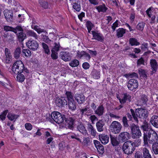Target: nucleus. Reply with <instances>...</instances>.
Returning a JSON list of instances; mask_svg holds the SVG:
<instances>
[{"label":"nucleus","mask_w":158,"mask_h":158,"mask_svg":"<svg viewBox=\"0 0 158 158\" xmlns=\"http://www.w3.org/2000/svg\"><path fill=\"white\" fill-rule=\"evenodd\" d=\"M69 108L72 111L74 110L76 108V103L74 100L68 101Z\"/></svg>","instance_id":"nucleus-26"},{"label":"nucleus","mask_w":158,"mask_h":158,"mask_svg":"<svg viewBox=\"0 0 158 158\" xmlns=\"http://www.w3.org/2000/svg\"><path fill=\"white\" fill-rule=\"evenodd\" d=\"M141 102L143 104H145L148 101V99L146 96L143 95L141 96Z\"/></svg>","instance_id":"nucleus-54"},{"label":"nucleus","mask_w":158,"mask_h":158,"mask_svg":"<svg viewBox=\"0 0 158 158\" xmlns=\"http://www.w3.org/2000/svg\"><path fill=\"white\" fill-rule=\"evenodd\" d=\"M141 127L144 131V134L146 132H148L150 130H152L149 127L148 124L146 121L144 122L143 125H142Z\"/></svg>","instance_id":"nucleus-36"},{"label":"nucleus","mask_w":158,"mask_h":158,"mask_svg":"<svg viewBox=\"0 0 158 158\" xmlns=\"http://www.w3.org/2000/svg\"><path fill=\"white\" fill-rule=\"evenodd\" d=\"M79 64V61L77 59L72 60L69 64V65L73 67L77 66Z\"/></svg>","instance_id":"nucleus-42"},{"label":"nucleus","mask_w":158,"mask_h":158,"mask_svg":"<svg viewBox=\"0 0 158 158\" xmlns=\"http://www.w3.org/2000/svg\"><path fill=\"white\" fill-rule=\"evenodd\" d=\"M96 148H97L98 152H99L100 153L103 152L104 149L103 146L101 144L99 145V146L97 147Z\"/></svg>","instance_id":"nucleus-55"},{"label":"nucleus","mask_w":158,"mask_h":158,"mask_svg":"<svg viewBox=\"0 0 158 158\" xmlns=\"http://www.w3.org/2000/svg\"><path fill=\"white\" fill-rule=\"evenodd\" d=\"M158 136L156 132L152 130H150L148 132L143 134V143L145 145H148V141L150 144H152L157 141Z\"/></svg>","instance_id":"nucleus-1"},{"label":"nucleus","mask_w":158,"mask_h":158,"mask_svg":"<svg viewBox=\"0 0 158 158\" xmlns=\"http://www.w3.org/2000/svg\"><path fill=\"white\" fill-rule=\"evenodd\" d=\"M22 73L25 74L24 72L21 73H17L18 75L16 77V79L19 82H22L25 80V75L24 74Z\"/></svg>","instance_id":"nucleus-30"},{"label":"nucleus","mask_w":158,"mask_h":158,"mask_svg":"<svg viewBox=\"0 0 158 158\" xmlns=\"http://www.w3.org/2000/svg\"><path fill=\"white\" fill-rule=\"evenodd\" d=\"M19 27L20 29L16 31V33L17 32H18L16 35L18 40L19 42H22L26 38V35L23 32V30L22 27L19 26Z\"/></svg>","instance_id":"nucleus-11"},{"label":"nucleus","mask_w":158,"mask_h":158,"mask_svg":"<svg viewBox=\"0 0 158 158\" xmlns=\"http://www.w3.org/2000/svg\"><path fill=\"white\" fill-rule=\"evenodd\" d=\"M135 158H143V155L139 152H136L135 155Z\"/></svg>","instance_id":"nucleus-60"},{"label":"nucleus","mask_w":158,"mask_h":158,"mask_svg":"<svg viewBox=\"0 0 158 158\" xmlns=\"http://www.w3.org/2000/svg\"><path fill=\"white\" fill-rule=\"evenodd\" d=\"M104 108L102 105L99 106L95 111V113L98 116H100L102 115L104 113Z\"/></svg>","instance_id":"nucleus-27"},{"label":"nucleus","mask_w":158,"mask_h":158,"mask_svg":"<svg viewBox=\"0 0 158 158\" xmlns=\"http://www.w3.org/2000/svg\"><path fill=\"white\" fill-rule=\"evenodd\" d=\"M150 122L153 126L158 128V116H153L151 118Z\"/></svg>","instance_id":"nucleus-21"},{"label":"nucleus","mask_w":158,"mask_h":158,"mask_svg":"<svg viewBox=\"0 0 158 158\" xmlns=\"http://www.w3.org/2000/svg\"><path fill=\"white\" fill-rule=\"evenodd\" d=\"M145 23L141 22L139 23L136 26L137 29L140 31H142L144 28Z\"/></svg>","instance_id":"nucleus-50"},{"label":"nucleus","mask_w":158,"mask_h":158,"mask_svg":"<svg viewBox=\"0 0 158 158\" xmlns=\"http://www.w3.org/2000/svg\"><path fill=\"white\" fill-rule=\"evenodd\" d=\"M150 64L151 69L154 71L155 72H156L158 64H157L156 60L155 59L151 60Z\"/></svg>","instance_id":"nucleus-23"},{"label":"nucleus","mask_w":158,"mask_h":158,"mask_svg":"<svg viewBox=\"0 0 158 158\" xmlns=\"http://www.w3.org/2000/svg\"><path fill=\"white\" fill-rule=\"evenodd\" d=\"M144 59L142 57H141L138 60L137 64L138 65H139L141 64L144 65Z\"/></svg>","instance_id":"nucleus-59"},{"label":"nucleus","mask_w":158,"mask_h":158,"mask_svg":"<svg viewBox=\"0 0 158 158\" xmlns=\"http://www.w3.org/2000/svg\"><path fill=\"white\" fill-rule=\"evenodd\" d=\"M55 103L56 105L59 107H62L66 105L67 102L65 98L61 97V98H57L55 100Z\"/></svg>","instance_id":"nucleus-12"},{"label":"nucleus","mask_w":158,"mask_h":158,"mask_svg":"<svg viewBox=\"0 0 158 158\" xmlns=\"http://www.w3.org/2000/svg\"><path fill=\"white\" fill-rule=\"evenodd\" d=\"M78 54L79 57L81 58L84 57L87 60H89L90 58V55L84 51L81 52Z\"/></svg>","instance_id":"nucleus-33"},{"label":"nucleus","mask_w":158,"mask_h":158,"mask_svg":"<svg viewBox=\"0 0 158 158\" xmlns=\"http://www.w3.org/2000/svg\"><path fill=\"white\" fill-rule=\"evenodd\" d=\"M135 144L131 141H127L124 143L122 149L124 153L127 155L132 154L135 149Z\"/></svg>","instance_id":"nucleus-4"},{"label":"nucleus","mask_w":158,"mask_h":158,"mask_svg":"<svg viewBox=\"0 0 158 158\" xmlns=\"http://www.w3.org/2000/svg\"><path fill=\"white\" fill-rule=\"evenodd\" d=\"M91 32L94 39L101 42L104 41V38L102 34L94 31H92Z\"/></svg>","instance_id":"nucleus-13"},{"label":"nucleus","mask_w":158,"mask_h":158,"mask_svg":"<svg viewBox=\"0 0 158 158\" xmlns=\"http://www.w3.org/2000/svg\"><path fill=\"white\" fill-rule=\"evenodd\" d=\"M123 95V98L122 99L120 98H118L120 103L122 104L125 103L127 101H128L129 102H131V97L129 94L125 93Z\"/></svg>","instance_id":"nucleus-18"},{"label":"nucleus","mask_w":158,"mask_h":158,"mask_svg":"<svg viewBox=\"0 0 158 158\" xmlns=\"http://www.w3.org/2000/svg\"><path fill=\"white\" fill-rule=\"evenodd\" d=\"M122 122L123 126L125 127H128L129 126L128 123V120L126 116H124L123 118Z\"/></svg>","instance_id":"nucleus-49"},{"label":"nucleus","mask_w":158,"mask_h":158,"mask_svg":"<svg viewBox=\"0 0 158 158\" xmlns=\"http://www.w3.org/2000/svg\"><path fill=\"white\" fill-rule=\"evenodd\" d=\"M12 69L13 71L16 74L18 73H19L25 72L26 73H28V69L24 68L22 62L19 60L14 64Z\"/></svg>","instance_id":"nucleus-3"},{"label":"nucleus","mask_w":158,"mask_h":158,"mask_svg":"<svg viewBox=\"0 0 158 158\" xmlns=\"http://www.w3.org/2000/svg\"><path fill=\"white\" fill-rule=\"evenodd\" d=\"M21 52V49L20 47H18L15 50L14 55V57L15 59H18L19 58Z\"/></svg>","instance_id":"nucleus-34"},{"label":"nucleus","mask_w":158,"mask_h":158,"mask_svg":"<svg viewBox=\"0 0 158 158\" xmlns=\"http://www.w3.org/2000/svg\"><path fill=\"white\" fill-rule=\"evenodd\" d=\"M65 94L66 96L68 101L74 100V96L73 93L70 91H66Z\"/></svg>","instance_id":"nucleus-32"},{"label":"nucleus","mask_w":158,"mask_h":158,"mask_svg":"<svg viewBox=\"0 0 158 158\" xmlns=\"http://www.w3.org/2000/svg\"><path fill=\"white\" fill-rule=\"evenodd\" d=\"M73 8L77 11H79L81 10V6L76 2L74 3L73 5Z\"/></svg>","instance_id":"nucleus-53"},{"label":"nucleus","mask_w":158,"mask_h":158,"mask_svg":"<svg viewBox=\"0 0 158 158\" xmlns=\"http://www.w3.org/2000/svg\"><path fill=\"white\" fill-rule=\"evenodd\" d=\"M118 20H116L115 22H114L112 25V26L111 27L112 29H113V32L115 30V28L116 27H118Z\"/></svg>","instance_id":"nucleus-58"},{"label":"nucleus","mask_w":158,"mask_h":158,"mask_svg":"<svg viewBox=\"0 0 158 158\" xmlns=\"http://www.w3.org/2000/svg\"><path fill=\"white\" fill-rule=\"evenodd\" d=\"M111 141L112 144L114 146L118 145L119 142L118 141L116 138L110 136Z\"/></svg>","instance_id":"nucleus-43"},{"label":"nucleus","mask_w":158,"mask_h":158,"mask_svg":"<svg viewBox=\"0 0 158 158\" xmlns=\"http://www.w3.org/2000/svg\"><path fill=\"white\" fill-rule=\"evenodd\" d=\"M25 127L26 129L28 131L31 130L32 128V125L30 123H26L25 125Z\"/></svg>","instance_id":"nucleus-56"},{"label":"nucleus","mask_w":158,"mask_h":158,"mask_svg":"<svg viewBox=\"0 0 158 158\" xmlns=\"http://www.w3.org/2000/svg\"><path fill=\"white\" fill-rule=\"evenodd\" d=\"M143 157L146 156L147 155H149V152L148 150L146 148H144L143 149Z\"/></svg>","instance_id":"nucleus-62"},{"label":"nucleus","mask_w":158,"mask_h":158,"mask_svg":"<svg viewBox=\"0 0 158 158\" xmlns=\"http://www.w3.org/2000/svg\"><path fill=\"white\" fill-rule=\"evenodd\" d=\"M92 76L95 79H98L100 77V73L99 71L93 69L91 73Z\"/></svg>","instance_id":"nucleus-25"},{"label":"nucleus","mask_w":158,"mask_h":158,"mask_svg":"<svg viewBox=\"0 0 158 158\" xmlns=\"http://www.w3.org/2000/svg\"><path fill=\"white\" fill-rule=\"evenodd\" d=\"M74 98L79 104H81L85 101V97L82 93H76L75 95Z\"/></svg>","instance_id":"nucleus-15"},{"label":"nucleus","mask_w":158,"mask_h":158,"mask_svg":"<svg viewBox=\"0 0 158 158\" xmlns=\"http://www.w3.org/2000/svg\"><path fill=\"white\" fill-rule=\"evenodd\" d=\"M52 44H54V46H53L51 50L53 51L57 52L59 50L60 47V44L59 43H52Z\"/></svg>","instance_id":"nucleus-44"},{"label":"nucleus","mask_w":158,"mask_h":158,"mask_svg":"<svg viewBox=\"0 0 158 158\" xmlns=\"http://www.w3.org/2000/svg\"><path fill=\"white\" fill-rule=\"evenodd\" d=\"M139 83L137 80L132 79L127 82V86L129 89L131 91L137 88Z\"/></svg>","instance_id":"nucleus-10"},{"label":"nucleus","mask_w":158,"mask_h":158,"mask_svg":"<svg viewBox=\"0 0 158 158\" xmlns=\"http://www.w3.org/2000/svg\"><path fill=\"white\" fill-rule=\"evenodd\" d=\"M138 71L140 76L144 78H147V71L146 70L140 68L138 69Z\"/></svg>","instance_id":"nucleus-37"},{"label":"nucleus","mask_w":158,"mask_h":158,"mask_svg":"<svg viewBox=\"0 0 158 158\" xmlns=\"http://www.w3.org/2000/svg\"><path fill=\"white\" fill-rule=\"evenodd\" d=\"M132 133V137L133 139L139 138L141 136V133L138 125L132 123L130 126Z\"/></svg>","instance_id":"nucleus-5"},{"label":"nucleus","mask_w":158,"mask_h":158,"mask_svg":"<svg viewBox=\"0 0 158 158\" xmlns=\"http://www.w3.org/2000/svg\"><path fill=\"white\" fill-rule=\"evenodd\" d=\"M77 128L78 130L82 134L85 135L87 133V131L82 124H80L78 125Z\"/></svg>","instance_id":"nucleus-29"},{"label":"nucleus","mask_w":158,"mask_h":158,"mask_svg":"<svg viewBox=\"0 0 158 158\" xmlns=\"http://www.w3.org/2000/svg\"><path fill=\"white\" fill-rule=\"evenodd\" d=\"M42 45L45 53L47 54H49L50 52L48 45L45 43H42Z\"/></svg>","instance_id":"nucleus-46"},{"label":"nucleus","mask_w":158,"mask_h":158,"mask_svg":"<svg viewBox=\"0 0 158 158\" xmlns=\"http://www.w3.org/2000/svg\"><path fill=\"white\" fill-rule=\"evenodd\" d=\"M96 9L98 10V11L99 12H105L106 11L107 8L106 7L105 5L103 4L102 5H100L96 7Z\"/></svg>","instance_id":"nucleus-35"},{"label":"nucleus","mask_w":158,"mask_h":158,"mask_svg":"<svg viewBox=\"0 0 158 158\" xmlns=\"http://www.w3.org/2000/svg\"><path fill=\"white\" fill-rule=\"evenodd\" d=\"M32 28L36 31L39 34L44 31V29L41 28L38 26H32Z\"/></svg>","instance_id":"nucleus-45"},{"label":"nucleus","mask_w":158,"mask_h":158,"mask_svg":"<svg viewBox=\"0 0 158 158\" xmlns=\"http://www.w3.org/2000/svg\"><path fill=\"white\" fill-rule=\"evenodd\" d=\"M104 121L102 119L99 120L96 123V124L97 131L100 132L102 131L104 128Z\"/></svg>","instance_id":"nucleus-19"},{"label":"nucleus","mask_w":158,"mask_h":158,"mask_svg":"<svg viewBox=\"0 0 158 158\" xmlns=\"http://www.w3.org/2000/svg\"><path fill=\"white\" fill-rule=\"evenodd\" d=\"M152 148L155 154H158V143L155 142L152 143Z\"/></svg>","instance_id":"nucleus-39"},{"label":"nucleus","mask_w":158,"mask_h":158,"mask_svg":"<svg viewBox=\"0 0 158 158\" xmlns=\"http://www.w3.org/2000/svg\"><path fill=\"white\" fill-rule=\"evenodd\" d=\"M27 35L33 37L36 39H38V35L33 31L28 30L27 31Z\"/></svg>","instance_id":"nucleus-40"},{"label":"nucleus","mask_w":158,"mask_h":158,"mask_svg":"<svg viewBox=\"0 0 158 158\" xmlns=\"http://www.w3.org/2000/svg\"><path fill=\"white\" fill-rule=\"evenodd\" d=\"M8 112V110H6L3 111L2 114L0 115V118L3 121L5 119L6 115Z\"/></svg>","instance_id":"nucleus-51"},{"label":"nucleus","mask_w":158,"mask_h":158,"mask_svg":"<svg viewBox=\"0 0 158 158\" xmlns=\"http://www.w3.org/2000/svg\"><path fill=\"white\" fill-rule=\"evenodd\" d=\"M75 117H70L67 118H65V127L67 129L73 130L74 128L75 122Z\"/></svg>","instance_id":"nucleus-8"},{"label":"nucleus","mask_w":158,"mask_h":158,"mask_svg":"<svg viewBox=\"0 0 158 158\" xmlns=\"http://www.w3.org/2000/svg\"><path fill=\"white\" fill-rule=\"evenodd\" d=\"M86 26L87 28H92L93 27V25L90 21H88L86 23Z\"/></svg>","instance_id":"nucleus-63"},{"label":"nucleus","mask_w":158,"mask_h":158,"mask_svg":"<svg viewBox=\"0 0 158 158\" xmlns=\"http://www.w3.org/2000/svg\"><path fill=\"white\" fill-rule=\"evenodd\" d=\"M116 31L117 35L118 38L122 37L125 33V29L123 28H119Z\"/></svg>","instance_id":"nucleus-38"},{"label":"nucleus","mask_w":158,"mask_h":158,"mask_svg":"<svg viewBox=\"0 0 158 158\" xmlns=\"http://www.w3.org/2000/svg\"><path fill=\"white\" fill-rule=\"evenodd\" d=\"M130 137V134L127 132H124L120 133L118 135L120 140L124 142L128 139Z\"/></svg>","instance_id":"nucleus-16"},{"label":"nucleus","mask_w":158,"mask_h":158,"mask_svg":"<svg viewBox=\"0 0 158 158\" xmlns=\"http://www.w3.org/2000/svg\"><path fill=\"white\" fill-rule=\"evenodd\" d=\"M87 125V129L90 131L91 135L93 136H95L96 135V131L93 126L89 123H88Z\"/></svg>","instance_id":"nucleus-28"},{"label":"nucleus","mask_w":158,"mask_h":158,"mask_svg":"<svg viewBox=\"0 0 158 158\" xmlns=\"http://www.w3.org/2000/svg\"><path fill=\"white\" fill-rule=\"evenodd\" d=\"M88 107H85L79 109L80 114L82 116L86 114V113L88 111Z\"/></svg>","instance_id":"nucleus-48"},{"label":"nucleus","mask_w":158,"mask_h":158,"mask_svg":"<svg viewBox=\"0 0 158 158\" xmlns=\"http://www.w3.org/2000/svg\"><path fill=\"white\" fill-rule=\"evenodd\" d=\"M22 53L23 55L26 56H30L31 54V51L28 49H23L22 50Z\"/></svg>","instance_id":"nucleus-47"},{"label":"nucleus","mask_w":158,"mask_h":158,"mask_svg":"<svg viewBox=\"0 0 158 158\" xmlns=\"http://www.w3.org/2000/svg\"><path fill=\"white\" fill-rule=\"evenodd\" d=\"M99 139L101 143L104 144H107L109 142V137L107 135H99Z\"/></svg>","instance_id":"nucleus-24"},{"label":"nucleus","mask_w":158,"mask_h":158,"mask_svg":"<svg viewBox=\"0 0 158 158\" xmlns=\"http://www.w3.org/2000/svg\"><path fill=\"white\" fill-rule=\"evenodd\" d=\"M122 127V125L119 122L114 121L110 125V129L113 133L118 134L120 131Z\"/></svg>","instance_id":"nucleus-7"},{"label":"nucleus","mask_w":158,"mask_h":158,"mask_svg":"<svg viewBox=\"0 0 158 158\" xmlns=\"http://www.w3.org/2000/svg\"><path fill=\"white\" fill-rule=\"evenodd\" d=\"M5 53L6 56L5 61L6 63H9L10 62L12 57L10 51L7 48H6Z\"/></svg>","instance_id":"nucleus-20"},{"label":"nucleus","mask_w":158,"mask_h":158,"mask_svg":"<svg viewBox=\"0 0 158 158\" xmlns=\"http://www.w3.org/2000/svg\"><path fill=\"white\" fill-rule=\"evenodd\" d=\"M42 38L44 41L46 43H49L50 42L53 43V41L50 40L48 36L45 35H42Z\"/></svg>","instance_id":"nucleus-52"},{"label":"nucleus","mask_w":158,"mask_h":158,"mask_svg":"<svg viewBox=\"0 0 158 158\" xmlns=\"http://www.w3.org/2000/svg\"><path fill=\"white\" fill-rule=\"evenodd\" d=\"M60 56L61 59L65 61H69L71 59L70 53L67 52H61Z\"/></svg>","instance_id":"nucleus-14"},{"label":"nucleus","mask_w":158,"mask_h":158,"mask_svg":"<svg viewBox=\"0 0 158 158\" xmlns=\"http://www.w3.org/2000/svg\"><path fill=\"white\" fill-rule=\"evenodd\" d=\"M82 66L85 69H89L90 65L88 62H85L83 64Z\"/></svg>","instance_id":"nucleus-61"},{"label":"nucleus","mask_w":158,"mask_h":158,"mask_svg":"<svg viewBox=\"0 0 158 158\" xmlns=\"http://www.w3.org/2000/svg\"><path fill=\"white\" fill-rule=\"evenodd\" d=\"M19 116L18 115L9 112L7 115V117L9 120L13 121L14 120H15Z\"/></svg>","instance_id":"nucleus-31"},{"label":"nucleus","mask_w":158,"mask_h":158,"mask_svg":"<svg viewBox=\"0 0 158 158\" xmlns=\"http://www.w3.org/2000/svg\"><path fill=\"white\" fill-rule=\"evenodd\" d=\"M3 29L6 31H12L15 33H16V31L20 29L19 26H17L15 28H14L8 26H5L3 27Z\"/></svg>","instance_id":"nucleus-22"},{"label":"nucleus","mask_w":158,"mask_h":158,"mask_svg":"<svg viewBox=\"0 0 158 158\" xmlns=\"http://www.w3.org/2000/svg\"><path fill=\"white\" fill-rule=\"evenodd\" d=\"M51 51L52 53L51 55L52 58L54 59H57L58 58L57 52L53 51V50H51Z\"/></svg>","instance_id":"nucleus-57"},{"label":"nucleus","mask_w":158,"mask_h":158,"mask_svg":"<svg viewBox=\"0 0 158 158\" xmlns=\"http://www.w3.org/2000/svg\"><path fill=\"white\" fill-rule=\"evenodd\" d=\"M51 117L56 123L59 124L62 123L65 118V116L58 111L53 112L52 113Z\"/></svg>","instance_id":"nucleus-6"},{"label":"nucleus","mask_w":158,"mask_h":158,"mask_svg":"<svg viewBox=\"0 0 158 158\" xmlns=\"http://www.w3.org/2000/svg\"><path fill=\"white\" fill-rule=\"evenodd\" d=\"M27 47L33 51L36 50L39 48V44L37 41L32 39L28 40L26 43Z\"/></svg>","instance_id":"nucleus-9"},{"label":"nucleus","mask_w":158,"mask_h":158,"mask_svg":"<svg viewBox=\"0 0 158 158\" xmlns=\"http://www.w3.org/2000/svg\"><path fill=\"white\" fill-rule=\"evenodd\" d=\"M130 111L134 119L137 123L139 122L137 117L139 118L144 119L146 118L148 116L147 110L143 108L137 109H136L135 112L132 109H131Z\"/></svg>","instance_id":"nucleus-2"},{"label":"nucleus","mask_w":158,"mask_h":158,"mask_svg":"<svg viewBox=\"0 0 158 158\" xmlns=\"http://www.w3.org/2000/svg\"><path fill=\"white\" fill-rule=\"evenodd\" d=\"M130 44L131 46L138 45L139 44V43L137 42V40L135 38H130L129 40Z\"/></svg>","instance_id":"nucleus-41"},{"label":"nucleus","mask_w":158,"mask_h":158,"mask_svg":"<svg viewBox=\"0 0 158 158\" xmlns=\"http://www.w3.org/2000/svg\"><path fill=\"white\" fill-rule=\"evenodd\" d=\"M4 13L5 18L8 22H10L12 21L13 15L11 11L6 9L4 11Z\"/></svg>","instance_id":"nucleus-17"},{"label":"nucleus","mask_w":158,"mask_h":158,"mask_svg":"<svg viewBox=\"0 0 158 158\" xmlns=\"http://www.w3.org/2000/svg\"><path fill=\"white\" fill-rule=\"evenodd\" d=\"M90 142L89 139V137H84L83 138V141L82 143L84 144H87Z\"/></svg>","instance_id":"nucleus-64"}]
</instances>
